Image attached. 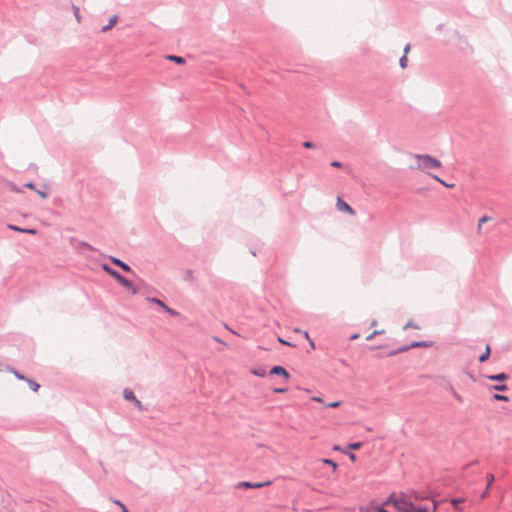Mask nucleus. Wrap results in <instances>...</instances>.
Segmentation results:
<instances>
[{
  "instance_id": "nucleus-1",
  "label": "nucleus",
  "mask_w": 512,
  "mask_h": 512,
  "mask_svg": "<svg viewBox=\"0 0 512 512\" xmlns=\"http://www.w3.org/2000/svg\"><path fill=\"white\" fill-rule=\"evenodd\" d=\"M381 505H392L398 512H414V510L419 506L406 499L404 494H402L401 497H398L395 492L391 493Z\"/></svg>"
},
{
  "instance_id": "nucleus-2",
  "label": "nucleus",
  "mask_w": 512,
  "mask_h": 512,
  "mask_svg": "<svg viewBox=\"0 0 512 512\" xmlns=\"http://www.w3.org/2000/svg\"><path fill=\"white\" fill-rule=\"evenodd\" d=\"M102 269L105 271L109 276L114 278L119 285L126 288L128 291H130L132 294L138 293V288L134 285L132 281L124 277L119 271L112 268L109 264L103 263Z\"/></svg>"
},
{
  "instance_id": "nucleus-3",
  "label": "nucleus",
  "mask_w": 512,
  "mask_h": 512,
  "mask_svg": "<svg viewBox=\"0 0 512 512\" xmlns=\"http://www.w3.org/2000/svg\"><path fill=\"white\" fill-rule=\"evenodd\" d=\"M109 260L111 261L112 264L119 267L125 273L134 274L133 269L126 262L122 261L121 259L114 257V256H109Z\"/></svg>"
},
{
  "instance_id": "nucleus-4",
  "label": "nucleus",
  "mask_w": 512,
  "mask_h": 512,
  "mask_svg": "<svg viewBox=\"0 0 512 512\" xmlns=\"http://www.w3.org/2000/svg\"><path fill=\"white\" fill-rule=\"evenodd\" d=\"M69 242L70 244H74V249L77 251V252H80L82 248H85V249H88L90 251H96V249L91 246L88 242L86 241H78L75 237H71L69 239Z\"/></svg>"
},
{
  "instance_id": "nucleus-5",
  "label": "nucleus",
  "mask_w": 512,
  "mask_h": 512,
  "mask_svg": "<svg viewBox=\"0 0 512 512\" xmlns=\"http://www.w3.org/2000/svg\"><path fill=\"white\" fill-rule=\"evenodd\" d=\"M336 207L339 211L345 212L349 215H355V210L347 203L345 202L341 197L337 198Z\"/></svg>"
},
{
  "instance_id": "nucleus-6",
  "label": "nucleus",
  "mask_w": 512,
  "mask_h": 512,
  "mask_svg": "<svg viewBox=\"0 0 512 512\" xmlns=\"http://www.w3.org/2000/svg\"><path fill=\"white\" fill-rule=\"evenodd\" d=\"M269 375L282 376L285 380H289L291 377L290 373L281 365L273 366L269 371Z\"/></svg>"
},
{
  "instance_id": "nucleus-7",
  "label": "nucleus",
  "mask_w": 512,
  "mask_h": 512,
  "mask_svg": "<svg viewBox=\"0 0 512 512\" xmlns=\"http://www.w3.org/2000/svg\"><path fill=\"white\" fill-rule=\"evenodd\" d=\"M6 227L9 230H12V231H15V232H19V233H25V234H30V235H37L38 234V230L36 228H22L20 226L15 225V224H7Z\"/></svg>"
},
{
  "instance_id": "nucleus-8",
  "label": "nucleus",
  "mask_w": 512,
  "mask_h": 512,
  "mask_svg": "<svg viewBox=\"0 0 512 512\" xmlns=\"http://www.w3.org/2000/svg\"><path fill=\"white\" fill-rule=\"evenodd\" d=\"M442 162H416V168L421 171H428L430 169H436L441 166Z\"/></svg>"
},
{
  "instance_id": "nucleus-9",
  "label": "nucleus",
  "mask_w": 512,
  "mask_h": 512,
  "mask_svg": "<svg viewBox=\"0 0 512 512\" xmlns=\"http://www.w3.org/2000/svg\"><path fill=\"white\" fill-rule=\"evenodd\" d=\"M487 378L494 382H504L509 379V374H507L505 372H501L498 374L488 375Z\"/></svg>"
},
{
  "instance_id": "nucleus-10",
  "label": "nucleus",
  "mask_w": 512,
  "mask_h": 512,
  "mask_svg": "<svg viewBox=\"0 0 512 512\" xmlns=\"http://www.w3.org/2000/svg\"><path fill=\"white\" fill-rule=\"evenodd\" d=\"M434 344L433 341L421 340V341H412L410 343V347L412 348H429Z\"/></svg>"
},
{
  "instance_id": "nucleus-11",
  "label": "nucleus",
  "mask_w": 512,
  "mask_h": 512,
  "mask_svg": "<svg viewBox=\"0 0 512 512\" xmlns=\"http://www.w3.org/2000/svg\"><path fill=\"white\" fill-rule=\"evenodd\" d=\"M118 19L119 18L117 15H113L112 17H110L108 23L101 28V32L105 33L112 29L117 24Z\"/></svg>"
},
{
  "instance_id": "nucleus-12",
  "label": "nucleus",
  "mask_w": 512,
  "mask_h": 512,
  "mask_svg": "<svg viewBox=\"0 0 512 512\" xmlns=\"http://www.w3.org/2000/svg\"><path fill=\"white\" fill-rule=\"evenodd\" d=\"M439 506V502L437 501H434L433 502V507L432 509L430 510L427 506L425 505H419L415 510L414 512H436L437 508Z\"/></svg>"
},
{
  "instance_id": "nucleus-13",
  "label": "nucleus",
  "mask_w": 512,
  "mask_h": 512,
  "mask_svg": "<svg viewBox=\"0 0 512 512\" xmlns=\"http://www.w3.org/2000/svg\"><path fill=\"white\" fill-rule=\"evenodd\" d=\"M166 59L167 60H170L178 65H183L186 63V60L184 57L182 56H178V55H174V54H169L166 56Z\"/></svg>"
},
{
  "instance_id": "nucleus-14",
  "label": "nucleus",
  "mask_w": 512,
  "mask_h": 512,
  "mask_svg": "<svg viewBox=\"0 0 512 512\" xmlns=\"http://www.w3.org/2000/svg\"><path fill=\"white\" fill-rule=\"evenodd\" d=\"M123 397L126 401H130V402H134L137 399L134 392L129 388L124 389Z\"/></svg>"
},
{
  "instance_id": "nucleus-15",
  "label": "nucleus",
  "mask_w": 512,
  "mask_h": 512,
  "mask_svg": "<svg viewBox=\"0 0 512 512\" xmlns=\"http://www.w3.org/2000/svg\"><path fill=\"white\" fill-rule=\"evenodd\" d=\"M491 355V348L489 345H486L485 351L478 357V361L483 363L489 359Z\"/></svg>"
},
{
  "instance_id": "nucleus-16",
  "label": "nucleus",
  "mask_w": 512,
  "mask_h": 512,
  "mask_svg": "<svg viewBox=\"0 0 512 512\" xmlns=\"http://www.w3.org/2000/svg\"><path fill=\"white\" fill-rule=\"evenodd\" d=\"M449 501L455 510H460V504L463 503L465 501V499L457 497V498H451Z\"/></svg>"
},
{
  "instance_id": "nucleus-17",
  "label": "nucleus",
  "mask_w": 512,
  "mask_h": 512,
  "mask_svg": "<svg viewBox=\"0 0 512 512\" xmlns=\"http://www.w3.org/2000/svg\"><path fill=\"white\" fill-rule=\"evenodd\" d=\"M415 160H437L435 157L430 154H411Z\"/></svg>"
},
{
  "instance_id": "nucleus-18",
  "label": "nucleus",
  "mask_w": 512,
  "mask_h": 512,
  "mask_svg": "<svg viewBox=\"0 0 512 512\" xmlns=\"http://www.w3.org/2000/svg\"><path fill=\"white\" fill-rule=\"evenodd\" d=\"M491 390L505 392L508 390V385L500 382L499 384L492 385Z\"/></svg>"
},
{
  "instance_id": "nucleus-19",
  "label": "nucleus",
  "mask_w": 512,
  "mask_h": 512,
  "mask_svg": "<svg viewBox=\"0 0 512 512\" xmlns=\"http://www.w3.org/2000/svg\"><path fill=\"white\" fill-rule=\"evenodd\" d=\"M25 381H27L28 386L32 391L37 392L39 390L40 385L35 380L27 378Z\"/></svg>"
},
{
  "instance_id": "nucleus-20",
  "label": "nucleus",
  "mask_w": 512,
  "mask_h": 512,
  "mask_svg": "<svg viewBox=\"0 0 512 512\" xmlns=\"http://www.w3.org/2000/svg\"><path fill=\"white\" fill-rule=\"evenodd\" d=\"M362 442L360 441H357V442H351L348 444V446L346 447V449L348 451H353V450H359L361 447H362Z\"/></svg>"
},
{
  "instance_id": "nucleus-21",
  "label": "nucleus",
  "mask_w": 512,
  "mask_h": 512,
  "mask_svg": "<svg viewBox=\"0 0 512 512\" xmlns=\"http://www.w3.org/2000/svg\"><path fill=\"white\" fill-rule=\"evenodd\" d=\"M252 486H253L252 482H250V481H241L235 485V488L236 489H247V488H252Z\"/></svg>"
},
{
  "instance_id": "nucleus-22",
  "label": "nucleus",
  "mask_w": 512,
  "mask_h": 512,
  "mask_svg": "<svg viewBox=\"0 0 512 512\" xmlns=\"http://www.w3.org/2000/svg\"><path fill=\"white\" fill-rule=\"evenodd\" d=\"M492 399L495 400V401H503V402H508L509 401V397L507 395L498 394V393L493 394L492 395Z\"/></svg>"
},
{
  "instance_id": "nucleus-23",
  "label": "nucleus",
  "mask_w": 512,
  "mask_h": 512,
  "mask_svg": "<svg viewBox=\"0 0 512 512\" xmlns=\"http://www.w3.org/2000/svg\"><path fill=\"white\" fill-rule=\"evenodd\" d=\"M439 385H441L444 389L450 391V392H453L455 389L453 388L451 382L449 380H446V379H442V383H440Z\"/></svg>"
},
{
  "instance_id": "nucleus-24",
  "label": "nucleus",
  "mask_w": 512,
  "mask_h": 512,
  "mask_svg": "<svg viewBox=\"0 0 512 512\" xmlns=\"http://www.w3.org/2000/svg\"><path fill=\"white\" fill-rule=\"evenodd\" d=\"M147 301L151 302V303H154L158 306H160L162 309L164 308V306L166 305L162 300H160L159 298H156V297H148L147 298Z\"/></svg>"
},
{
  "instance_id": "nucleus-25",
  "label": "nucleus",
  "mask_w": 512,
  "mask_h": 512,
  "mask_svg": "<svg viewBox=\"0 0 512 512\" xmlns=\"http://www.w3.org/2000/svg\"><path fill=\"white\" fill-rule=\"evenodd\" d=\"M72 9H73V14H74V16H75V18H76L77 22H78V23H80V22H81V20H82V16H81V14H80L79 7H78V6H76V5H72Z\"/></svg>"
},
{
  "instance_id": "nucleus-26",
  "label": "nucleus",
  "mask_w": 512,
  "mask_h": 512,
  "mask_svg": "<svg viewBox=\"0 0 512 512\" xmlns=\"http://www.w3.org/2000/svg\"><path fill=\"white\" fill-rule=\"evenodd\" d=\"M252 373L255 376H258V377H265L266 376V370L264 368L253 369Z\"/></svg>"
},
{
  "instance_id": "nucleus-27",
  "label": "nucleus",
  "mask_w": 512,
  "mask_h": 512,
  "mask_svg": "<svg viewBox=\"0 0 512 512\" xmlns=\"http://www.w3.org/2000/svg\"><path fill=\"white\" fill-rule=\"evenodd\" d=\"M323 463L331 466L333 470H336L338 467V464L333 459L330 458L323 459Z\"/></svg>"
},
{
  "instance_id": "nucleus-28",
  "label": "nucleus",
  "mask_w": 512,
  "mask_h": 512,
  "mask_svg": "<svg viewBox=\"0 0 512 512\" xmlns=\"http://www.w3.org/2000/svg\"><path fill=\"white\" fill-rule=\"evenodd\" d=\"M163 310L165 312H167L168 314H170L171 316H178L179 315V312L167 305L164 306Z\"/></svg>"
},
{
  "instance_id": "nucleus-29",
  "label": "nucleus",
  "mask_w": 512,
  "mask_h": 512,
  "mask_svg": "<svg viewBox=\"0 0 512 512\" xmlns=\"http://www.w3.org/2000/svg\"><path fill=\"white\" fill-rule=\"evenodd\" d=\"M408 58L405 54L402 55V57L399 59V66L404 69L407 67Z\"/></svg>"
},
{
  "instance_id": "nucleus-30",
  "label": "nucleus",
  "mask_w": 512,
  "mask_h": 512,
  "mask_svg": "<svg viewBox=\"0 0 512 512\" xmlns=\"http://www.w3.org/2000/svg\"><path fill=\"white\" fill-rule=\"evenodd\" d=\"M8 186H9L10 190L13 192H16V193L23 192L22 188L18 187L16 184H14L12 182H8Z\"/></svg>"
},
{
  "instance_id": "nucleus-31",
  "label": "nucleus",
  "mask_w": 512,
  "mask_h": 512,
  "mask_svg": "<svg viewBox=\"0 0 512 512\" xmlns=\"http://www.w3.org/2000/svg\"><path fill=\"white\" fill-rule=\"evenodd\" d=\"M193 279H194L193 271L191 269H187L185 272L184 280L191 282V281H193Z\"/></svg>"
},
{
  "instance_id": "nucleus-32",
  "label": "nucleus",
  "mask_w": 512,
  "mask_h": 512,
  "mask_svg": "<svg viewBox=\"0 0 512 512\" xmlns=\"http://www.w3.org/2000/svg\"><path fill=\"white\" fill-rule=\"evenodd\" d=\"M271 482L270 481H267V482H252V488H262L264 486H268L270 485Z\"/></svg>"
},
{
  "instance_id": "nucleus-33",
  "label": "nucleus",
  "mask_w": 512,
  "mask_h": 512,
  "mask_svg": "<svg viewBox=\"0 0 512 512\" xmlns=\"http://www.w3.org/2000/svg\"><path fill=\"white\" fill-rule=\"evenodd\" d=\"M490 219H491V218H490L489 216H486V215L482 216V217L479 219V221H478V229L480 230V229L482 228V225H483L484 223H486L487 221H489Z\"/></svg>"
},
{
  "instance_id": "nucleus-34",
  "label": "nucleus",
  "mask_w": 512,
  "mask_h": 512,
  "mask_svg": "<svg viewBox=\"0 0 512 512\" xmlns=\"http://www.w3.org/2000/svg\"><path fill=\"white\" fill-rule=\"evenodd\" d=\"M412 349V347H410V344L408 345H404V346H401L399 348L396 349V352H397V355L400 354V353H404L408 350Z\"/></svg>"
},
{
  "instance_id": "nucleus-35",
  "label": "nucleus",
  "mask_w": 512,
  "mask_h": 512,
  "mask_svg": "<svg viewBox=\"0 0 512 512\" xmlns=\"http://www.w3.org/2000/svg\"><path fill=\"white\" fill-rule=\"evenodd\" d=\"M343 453L346 454L352 462L357 461V456L352 451L347 450V451H343Z\"/></svg>"
},
{
  "instance_id": "nucleus-36",
  "label": "nucleus",
  "mask_w": 512,
  "mask_h": 512,
  "mask_svg": "<svg viewBox=\"0 0 512 512\" xmlns=\"http://www.w3.org/2000/svg\"><path fill=\"white\" fill-rule=\"evenodd\" d=\"M12 373L15 375V377L19 380H26L27 378L21 374L19 371L15 370V369H11Z\"/></svg>"
},
{
  "instance_id": "nucleus-37",
  "label": "nucleus",
  "mask_w": 512,
  "mask_h": 512,
  "mask_svg": "<svg viewBox=\"0 0 512 512\" xmlns=\"http://www.w3.org/2000/svg\"><path fill=\"white\" fill-rule=\"evenodd\" d=\"M495 481V477L493 474H488L487 475V486L488 488H490L492 486V484L494 483Z\"/></svg>"
},
{
  "instance_id": "nucleus-38",
  "label": "nucleus",
  "mask_w": 512,
  "mask_h": 512,
  "mask_svg": "<svg viewBox=\"0 0 512 512\" xmlns=\"http://www.w3.org/2000/svg\"><path fill=\"white\" fill-rule=\"evenodd\" d=\"M408 328L419 329L420 327H419L418 325L414 324L412 321H408V322L404 325L403 329H404V330H406V329H408Z\"/></svg>"
},
{
  "instance_id": "nucleus-39",
  "label": "nucleus",
  "mask_w": 512,
  "mask_h": 512,
  "mask_svg": "<svg viewBox=\"0 0 512 512\" xmlns=\"http://www.w3.org/2000/svg\"><path fill=\"white\" fill-rule=\"evenodd\" d=\"M302 147L306 149H313L315 147V144L312 141H304L302 143Z\"/></svg>"
},
{
  "instance_id": "nucleus-40",
  "label": "nucleus",
  "mask_w": 512,
  "mask_h": 512,
  "mask_svg": "<svg viewBox=\"0 0 512 512\" xmlns=\"http://www.w3.org/2000/svg\"><path fill=\"white\" fill-rule=\"evenodd\" d=\"M429 175H431L434 179H436L437 181H439L440 183H442L443 185H445L446 187H453L454 184H450V183H445L443 180H441L438 176L436 175H432L431 173L428 172Z\"/></svg>"
},
{
  "instance_id": "nucleus-41",
  "label": "nucleus",
  "mask_w": 512,
  "mask_h": 512,
  "mask_svg": "<svg viewBox=\"0 0 512 512\" xmlns=\"http://www.w3.org/2000/svg\"><path fill=\"white\" fill-rule=\"evenodd\" d=\"M452 395L454 396V398L459 402V403H462L463 402V397L457 392V391H453L451 392Z\"/></svg>"
},
{
  "instance_id": "nucleus-42",
  "label": "nucleus",
  "mask_w": 512,
  "mask_h": 512,
  "mask_svg": "<svg viewBox=\"0 0 512 512\" xmlns=\"http://www.w3.org/2000/svg\"><path fill=\"white\" fill-rule=\"evenodd\" d=\"M23 188H28L32 190H36L35 183L32 181H29L23 185Z\"/></svg>"
},
{
  "instance_id": "nucleus-43",
  "label": "nucleus",
  "mask_w": 512,
  "mask_h": 512,
  "mask_svg": "<svg viewBox=\"0 0 512 512\" xmlns=\"http://www.w3.org/2000/svg\"><path fill=\"white\" fill-rule=\"evenodd\" d=\"M287 391H288L287 388H282V387L274 388L273 389V392L276 393V394L286 393Z\"/></svg>"
},
{
  "instance_id": "nucleus-44",
  "label": "nucleus",
  "mask_w": 512,
  "mask_h": 512,
  "mask_svg": "<svg viewBox=\"0 0 512 512\" xmlns=\"http://www.w3.org/2000/svg\"><path fill=\"white\" fill-rule=\"evenodd\" d=\"M384 331H378V330H375L373 333H371L369 336H367L366 340H372L374 338L375 335H378V334H382Z\"/></svg>"
},
{
  "instance_id": "nucleus-45",
  "label": "nucleus",
  "mask_w": 512,
  "mask_h": 512,
  "mask_svg": "<svg viewBox=\"0 0 512 512\" xmlns=\"http://www.w3.org/2000/svg\"><path fill=\"white\" fill-rule=\"evenodd\" d=\"M35 191H36V193H37L41 198H43V199H45V198H47V197H48V193H47V192H45V191H43V190H37V189H36Z\"/></svg>"
},
{
  "instance_id": "nucleus-46",
  "label": "nucleus",
  "mask_w": 512,
  "mask_h": 512,
  "mask_svg": "<svg viewBox=\"0 0 512 512\" xmlns=\"http://www.w3.org/2000/svg\"><path fill=\"white\" fill-rule=\"evenodd\" d=\"M330 163H331V166L335 167V168H343L344 167L343 162H330Z\"/></svg>"
},
{
  "instance_id": "nucleus-47",
  "label": "nucleus",
  "mask_w": 512,
  "mask_h": 512,
  "mask_svg": "<svg viewBox=\"0 0 512 512\" xmlns=\"http://www.w3.org/2000/svg\"><path fill=\"white\" fill-rule=\"evenodd\" d=\"M340 404H341V403H340L339 401H335V402L329 403V404L327 405V407H329V408H337V407H339V406H340Z\"/></svg>"
},
{
  "instance_id": "nucleus-48",
  "label": "nucleus",
  "mask_w": 512,
  "mask_h": 512,
  "mask_svg": "<svg viewBox=\"0 0 512 512\" xmlns=\"http://www.w3.org/2000/svg\"><path fill=\"white\" fill-rule=\"evenodd\" d=\"M133 403L135 404V406H136L140 411H142V410H143V405H142V403H141V401H140V400L136 399Z\"/></svg>"
},
{
  "instance_id": "nucleus-49",
  "label": "nucleus",
  "mask_w": 512,
  "mask_h": 512,
  "mask_svg": "<svg viewBox=\"0 0 512 512\" xmlns=\"http://www.w3.org/2000/svg\"><path fill=\"white\" fill-rule=\"evenodd\" d=\"M489 490H490V488H488V487L485 488V490L480 495L481 499H484L489 495Z\"/></svg>"
},
{
  "instance_id": "nucleus-50",
  "label": "nucleus",
  "mask_w": 512,
  "mask_h": 512,
  "mask_svg": "<svg viewBox=\"0 0 512 512\" xmlns=\"http://www.w3.org/2000/svg\"><path fill=\"white\" fill-rule=\"evenodd\" d=\"M278 340H279V342H280L281 344H283V345H286V346H292V344H291L289 341H287V340H284V339H282V338H280V337L278 338Z\"/></svg>"
},
{
  "instance_id": "nucleus-51",
  "label": "nucleus",
  "mask_w": 512,
  "mask_h": 512,
  "mask_svg": "<svg viewBox=\"0 0 512 512\" xmlns=\"http://www.w3.org/2000/svg\"><path fill=\"white\" fill-rule=\"evenodd\" d=\"M397 355L396 349L390 350L386 353V357H392Z\"/></svg>"
},
{
  "instance_id": "nucleus-52",
  "label": "nucleus",
  "mask_w": 512,
  "mask_h": 512,
  "mask_svg": "<svg viewBox=\"0 0 512 512\" xmlns=\"http://www.w3.org/2000/svg\"><path fill=\"white\" fill-rule=\"evenodd\" d=\"M333 450H335V451H340V452H342V453H343V451H347V449H346V448H342L340 445H335V446L333 447Z\"/></svg>"
},
{
  "instance_id": "nucleus-53",
  "label": "nucleus",
  "mask_w": 512,
  "mask_h": 512,
  "mask_svg": "<svg viewBox=\"0 0 512 512\" xmlns=\"http://www.w3.org/2000/svg\"><path fill=\"white\" fill-rule=\"evenodd\" d=\"M384 507H385V506H383V505H379V506L377 507V512H390V511H388L387 509H385Z\"/></svg>"
},
{
  "instance_id": "nucleus-54",
  "label": "nucleus",
  "mask_w": 512,
  "mask_h": 512,
  "mask_svg": "<svg viewBox=\"0 0 512 512\" xmlns=\"http://www.w3.org/2000/svg\"><path fill=\"white\" fill-rule=\"evenodd\" d=\"M410 51V44H406L404 47V54L407 56V53Z\"/></svg>"
},
{
  "instance_id": "nucleus-55",
  "label": "nucleus",
  "mask_w": 512,
  "mask_h": 512,
  "mask_svg": "<svg viewBox=\"0 0 512 512\" xmlns=\"http://www.w3.org/2000/svg\"><path fill=\"white\" fill-rule=\"evenodd\" d=\"M308 341H309L310 347H311L312 349H315V343H314V341H313V340H311V339H309Z\"/></svg>"
},
{
  "instance_id": "nucleus-56",
  "label": "nucleus",
  "mask_w": 512,
  "mask_h": 512,
  "mask_svg": "<svg viewBox=\"0 0 512 512\" xmlns=\"http://www.w3.org/2000/svg\"><path fill=\"white\" fill-rule=\"evenodd\" d=\"M115 504H117L118 506H120L122 508V505H124L120 500H114L113 501Z\"/></svg>"
},
{
  "instance_id": "nucleus-57",
  "label": "nucleus",
  "mask_w": 512,
  "mask_h": 512,
  "mask_svg": "<svg viewBox=\"0 0 512 512\" xmlns=\"http://www.w3.org/2000/svg\"><path fill=\"white\" fill-rule=\"evenodd\" d=\"M302 333L304 334V337H305V338H307L308 340H309V339H311V338L309 337V333H308L307 331H303Z\"/></svg>"
},
{
  "instance_id": "nucleus-58",
  "label": "nucleus",
  "mask_w": 512,
  "mask_h": 512,
  "mask_svg": "<svg viewBox=\"0 0 512 512\" xmlns=\"http://www.w3.org/2000/svg\"><path fill=\"white\" fill-rule=\"evenodd\" d=\"M122 512H130L125 505H122Z\"/></svg>"
},
{
  "instance_id": "nucleus-59",
  "label": "nucleus",
  "mask_w": 512,
  "mask_h": 512,
  "mask_svg": "<svg viewBox=\"0 0 512 512\" xmlns=\"http://www.w3.org/2000/svg\"><path fill=\"white\" fill-rule=\"evenodd\" d=\"M358 337H359V335H358V334H353V335L351 336V340H355V339H357Z\"/></svg>"
},
{
  "instance_id": "nucleus-60",
  "label": "nucleus",
  "mask_w": 512,
  "mask_h": 512,
  "mask_svg": "<svg viewBox=\"0 0 512 512\" xmlns=\"http://www.w3.org/2000/svg\"><path fill=\"white\" fill-rule=\"evenodd\" d=\"M214 340H215V341H217V342H219V343L225 344V343H224L222 340H220V338H218V337H214Z\"/></svg>"
},
{
  "instance_id": "nucleus-61",
  "label": "nucleus",
  "mask_w": 512,
  "mask_h": 512,
  "mask_svg": "<svg viewBox=\"0 0 512 512\" xmlns=\"http://www.w3.org/2000/svg\"><path fill=\"white\" fill-rule=\"evenodd\" d=\"M313 400L317 402H322V399L320 397H313Z\"/></svg>"
},
{
  "instance_id": "nucleus-62",
  "label": "nucleus",
  "mask_w": 512,
  "mask_h": 512,
  "mask_svg": "<svg viewBox=\"0 0 512 512\" xmlns=\"http://www.w3.org/2000/svg\"><path fill=\"white\" fill-rule=\"evenodd\" d=\"M376 324H377L376 320H373L372 323H371L372 326H375Z\"/></svg>"
},
{
  "instance_id": "nucleus-63",
  "label": "nucleus",
  "mask_w": 512,
  "mask_h": 512,
  "mask_svg": "<svg viewBox=\"0 0 512 512\" xmlns=\"http://www.w3.org/2000/svg\"><path fill=\"white\" fill-rule=\"evenodd\" d=\"M251 254L254 255V256L257 255L255 250H251Z\"/></svg>"
}]
</instances>
